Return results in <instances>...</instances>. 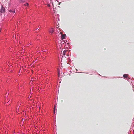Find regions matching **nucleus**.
<instances>
[{"instance_id": "1", "label": "nucleus", "mask_w": 134, "mask_h": 134, "mask_svg": "<svg viewBox=\"0 0 134 134\" xmlns=\"http://www.w3.org/2000/svg\"><path fill=\"white\" fill-rule=\"evenodd\" d=\"M15 12V10L14 9H9L8 13L9 14L13 15Z\"/></svg>"}, {"instance_id": "2", "label": "nucleus", "mask_w": 134, "mask_h": 134, "mask_svg": "<svg viewBox=\"0 0 134 134\" xmlns=\"http://www.w3.org/2000/svg\"><path fill=\"white\" fill-rule=\"evenodd\" d=\"M5 12V8L2 6L1 7V9L0 10V14H1L4 13Z\"/></svg>"}, {"instance_id": "3", "label": "nucleus", "mask_w": 134, "mask_h": 134, "mask_svg": "<svg viewBox=\"0 0 134 134\" xmlns=\"http://www.w3.org/2000/svg\"><path fill=\"white\" fill-rule=\"evenodd\" d=\"M128 75L126 74H124L123 75V77L124 78H126L125 79L127 80H129V79H130L128 77Z\"/></svg>"}, {"instance_id": "4", "label": "nucleus", "mask_w": 134, "mask_h": 134, "mask_svg": "<svg viewBox=\"0 0 134 134\" xmlns=\"http://www.w3.org/2000/svg\"><path fill=\"white\" fill-rule=\"evenodd\" d=\"M66 37V35L65 34L62 35L61 36V39L63 40V39H64Z\"/></svg>"}, {"instance_id": "5", "label": "nucleus", "mask_w": 134, "mask_h": 134, "mask_svg": "<svg viewBox=\"0 0 134 134\" xmlns=\"http://www.w3.org/2000/svg\"><path fill=\"white\" fill-rule=\"evenodd\" d=\"M54 31V29L53 28H51L49 29V32L50 33L52 34Z\"/></svg>"}, {"instance_id": "6", "label": "nucleus", "mask_w": 134, "mask_h": 134, "mask_svg": "<svg viewBox=\"0 0 134 134\" xmlns=\"http://www.w3.org/2000/svg\"><path fill=\"white\" fill-rule=\"evenodd\" d=\"M26 0H20V2L21 3H24Z\"/></svg>"}, {"instance_id": "7", "label": "nucleus", "mask_w": 134, "mask_h": 134, "mask_svg": "<svg viewBox=\"0 0 134 134\" xmlns=\"http://www.w3.org/2000/svg\"><path fill=\"white\" fill-rule=\"evenodd\" d=\"M55 108H56V104H55L54 106V114H55Z\"/></svg>"}, {"instance_id": "8", "label": "nucleus", "mask_w": 134, "mask_h": 134, "mask_svg": "<svg viewBox=\"0 0 134 134\" xmlns=\"http://www.w3.org/2000/svg\"><path fill=\"white\" fill-rule=\"evenodd\" d=\"M66 50H64L63 51V55H65L66 54Z\"/></svg>"}, {"instance_id": "9", "label": "nucleus", "mask_w": 134, "mask_h": 134, "mask_svg": "<svg viewBox=\"0 0 134 134\" xmlns=\"http://www.w3.org/2000/svg\"><path fill=\"white\" fill-rule=\"evenodd\" d=\"M29 4L28 3H26L25 4H24V5L25 6H28Z\"/></svg>"}, {"instance_id": "10", "label": "nucleus", "mask_w": 134, "mask_h": 134, "mask_svg": "<svg viewBox=\"0 0 134 134\" xmlns=\"http://www.w3.org/2000/svg\"><path fill=\"white\" fill-rule=\"evenodd\" d=\"M11 101H10V100H9L8 102H7L8 103H9V104L10 103V102Z\"/></svg>"}, {"instance_id": "11", "label": "nucleus", "mask_w": 134, "mask_h": 134, "mask_svg": "<svg viewBox=\"0 0 134 134\" xmlns=\"http://www.w3.org/2000/svg\"><path fill=\"white\" fill-rule=\"evenodd\" d=\"M67 60H68L69 61H71V60L69 58H68L67 59Z\"/></svg>"}, {"instance_id": "12", "label": "nucleus", "mask_w": 134, "mask_h": 134, "mask_svg": "<svg viewBox=\"0 0 134 134\" xmlns=\"http://www.w3.org/2000/svg\"><path fill=\"white\" fill-rule=\"evenodd\" d=\"M29 44L30 45H31V44H31V43H29ZM29 44H28L27 45V46H28V45H29Z\"/></svg>"}, {"instance_id": "13", "label": "nucleus", "mask_w": 134, "mask_h": 134, "mask_svg": "<svg viewBox=\"0 0 134 134\" xmlns=\"http://www.w3.org/2000/svg\"><path fill=\"white\" fill-rule=\"evenodd\" d=\"M6 96H8V94H7H7H6Z\"/></svg>"}, {"instance_id": "14", "label": "nucleus", "mask_w": 134, "mask_h": 134, "mask_svg": "<svg viewBox=\"0 0 134 134\" xmlns=\"http://www.w3.org/2000/svg\"><path fill=\"white\" fill-rule=\"evenodd\" d=\"M17 108H18L19 109V107H18L17 108H16V109L17 110Z\"/></svg>"}, {"instance_id": "15", "label": "nucleus", "mask_w": 134, "mask_h": 134, "mask_svg": "<svg viewBox=\"0 0 134 134\" xmlns=\"http://www.w3.org/2000/svg\"><path fill=\"white\" fill-rule=\"evenodd\" d=\"M58 74L59 75V74H60V72H59V71L58 72Z\"/></svg>"}, {"instance_id": "16", "label": "nucleus", "mask_w": 134, "mask_h": 134, "mask_svg": "<svg viewBox=\"0 0 134 134\" xmlns=\"http://www.w3.org/2000/svg\"><path fill=\"white\" fill-rule=\"evenodd\" d=\"M48 6H49V7L50 6V5L49 4H48Z\"/></svg>"}, {"instance_id": "17", "label": "nucleus", "mask_w": 134, "mask_h": 134, "mask_svg": "<svg viewBox=\"0 0 134 134\" xmlns=\"http://www.w3.org/2000/svg\"><path fill=\"white\" fill-rule=\"evenodd\" d=\"M133 126L134 127V125H133Z\"/></svg>"}, {"instance_id": "18", "label": "nucleus", "mask_w": 134, "mask_h": 134, "mask_svg": "<svg viewBox=\"0 0 134 134\" xmlns=\"http://www.w3.org/2000/svg\"><path fill=\"white\" fill-rule=\"evenodd\" d=\"M56 1L58 2L57 0H55Z\"/></svg>"}, {"instance_id": "19", "label": "nucleus", "mask_w": 134, "mask_h": 134, "mask_svg": "<svg viewBox=\"0 0 134 134\" xmlns=\"http://www.w3.org/2000/svg\"><path fill=\"white\" fill-rule=\"evenodd\" d=\"M1 29H0V32H1Z\"/></svg>"}]
</instances>
